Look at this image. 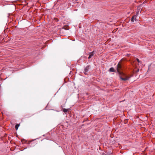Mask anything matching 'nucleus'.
<instances>
[{"label":"nucleus","instance_id":"9d476101","mask_svg":"<svg viewBox=\"0 0 155 155\" xmlns=\"http://www.w3.org/2000/svg\"><path fill=\"white\" fill-rule=\"evenodd\" d=\"M139 69H138L137 70V72H138V71H139Z\"/></svg>","mask_w":155,"mask_h":155},{"label":"nucleus","instance_id":"423d86ee","mask_svg":"<svg viewBox=\"0 0 155 155\" xmlns=\"http://www.w3.org/2000/svg\"><path fill=\"white\" fill-rule=\"evenodd\" d=\"M20 125L19 124H16L15 125V129L17 130H18V127H19Z\"/></svg>","mask_w":155,"mask_h":155},{"label":"nucleus","instance_id":"20e7f679","mask_svg":"<svg viewBox=\"0 0 155 155\" xmlns=\"http://www.w3.org/2000/svg\"><path fill=\"white\" fill-rule=\"evenodd\" d=\"M120 78L123 81H127L128 80L129 78L127 76H126L125 78H122L120 76Z\"/></svg>","mask_w":155,"mask_h":155},{"label":"nucleus","instance_id":"f03ea898","mask_svg":"<svg viewBox=\"0 0 155 155\" xmlns=\"http://www.w3.org/2000/svg\"><path fill=\"white\" fill-rule=\"evenodd\" d=\"M95 51H93L92 52L90 53H89V55L88 57V58L89 59H90V58H91L92 56H93L95 53Z\"/></svg>","mask_w":155,"mask_h":155},{"label":"nucleus","instance_id":"39448f33","mask_svg":"<svg viewBox=\"0 0 155 155\" xmlns=\"http://www.w3.org/2000/svg\"><path fill=\"white\" fill-rule=\"evenodd\" d=\"M137 17V16L136 15H134L133 17L131 19V21L132 22H133L134 21V20H135V21H136V18Z\"/></svg>","mask_w":155,"mask_h":155},{"label":"nucleus","instance_id":"6e6552de","mask_svg":"<svg viewBox=\"0 0 155 155\" xmlns=\"http://www.w3.org/2000/svg\"><path fill=\"white\" fill-rule=\"evenodd\" d=\"M63 112L64 113L67 112L68 110V109L63 108Z\"/></svg>","mask_w":155,"mask_h":155},{"label":"nucleus","instance_id":"0eeeda50","mask_svg":"<svg viewBox=\"0 0 155 155\" xmlns=\"http://www.w3.org/2000/svg\"><path fill=\"white\" fill-rule=\"evenodd\" d=\"M109 71L110 72H114V69L113 68H111L110 69Z\"/></svg>","mask_w":155,"mask_h":155},{"label":"nucleus","instance_id":"7ed1b4c3","mask_svg":"<svg viewBox=\"0 0 155 155\" xmlns=\"http://www.w3.org/2000/svg\"><path fill=\"white\" fill-rule=\"evenodd\" d=\"M121 68V65L120 64V63H118L117 65V71L119 73H120V70Z\"/></svg>","mask_w":155,"mask_h":155},{"label":"nucleus","instance_id":"f257e3e1","mask_svg":"<svg viewBox=\"0 0 155 155\" xmlns=\"http://www.w3.org/2000/svg\"><path fill=\"white\" fill-rule=\"evenodd\" d=\"M89 68L90 66L88 65L84 68V72L85 74L87 75L88 74V72Z\"/></svg>","mask_w":155,"mask_h":155},{"label":"nucleus","instance_id":"1a4fd4ad","mask_svg":"<svg viewBox=\"0 0 155 155\" xmlns=\"http://www.w3.org/2000/svg\"><path fill=\"white\" fill-rule=\"evenodd\" d=\"M136 60L138 62L140 63V61L137 58Z\"/></svg>","mask_w":155,"mask_h":155}]
</instances>
